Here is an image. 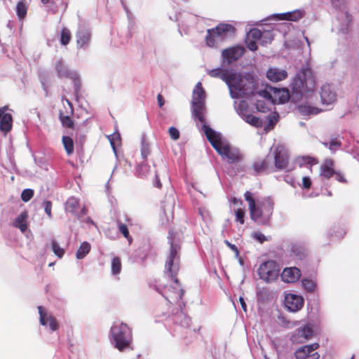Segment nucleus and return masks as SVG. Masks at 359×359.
<instances>
[{
	"instance_id": "3c124183",
	"label": "nucleus",
	"mask_w": 359,
	"mask_h": 359,
	"mask_svg": "<svg viewBox=\"0 0 359 359\" xmlns=\"http://www.w3.org/2000/svg\"><path fill=\"white\" fill-rule=\"evenodd\" d=\"M258 41H257L256 40H254V39H252L250 38H248V36H246V39H245V43H246V46L248 47V48L252 51H255L257 50V43Z\"/></svg>"
},
{
	"instance_id": "37998d69",
	"label": "nucleus",
	"mask_w": 359,
	"mask_h": 359,
	"mask_svg": "<svg viewBox=\"0 0 359 359\" xmlns=\"http://www.w3.org/2000/svg\"><path fill=\"white\" fill-rule=\"evenodd\" d=\"M109 140L110 142V144L113 149L114 153H116V147L121 142V136L119 133H115L109 136H108Z\"/></svg>"
},
{
	"instance_id": "4c0bfd02",
	"label": "nucleus",
	"mask_w": 359,
	"mask_h": 359,
	"mask_svg": "<svg viewBox=\"0 0 359 359\" xmlns=\"http://www.w3.org/2000/svg\"><path fill=\"white\" fill-rule=\"evenodd\" d=\"M207 33L208 34L205 36V42L207 46L211 48L215 47L217 44L221 41L215 37V36L212 34L213 33L210 29H208Z\"/></svg>"
},
{
	"instance_id": "4be33fe9",
	"label": "nucleus",
	"mask_w": 359,
	"mask_h": 359,
	"mask_svg": "<svg viewBox=\"0 0 359 359\" xmlns=\"http://www.w3.org/2000/svg\"><path fill=\"white\" fill-rule=\"evenodd\" d=\"M8 109L7 106L0 107V130L6 133L11 130L13 126L12 115L6 112Z\"/></svg>"
},
{
	"instance_id": "0e129e2a",
	"label": "nucleus",
	"mask_w": 359,
	"mask_h": 359,
	"mask_svg": "<svg viewBox=\"0 0 359 359\" xmlns=\"http://www.w3.org/2000/svg\"><path fill=\"white\" fill-rule=\"evenodd\" d=\"M334 176L335 177V179L339 182H341V183H346L347 181L344 175V174H342L341 172H334Z\"/></svg>"
},
{
	"instance_id": "bb28decb",
	"label": "nucleus",
	"mask_w": 359,
	"mask_h": 359,
	"mask_svg": "<svg viewBox=\"0 0 359 359\" xmlns=\"http://www.w3.org/2000/svg\"><path fill=\"white\" fill-rule=\"evenodd\" d=\"M290 251L292 256L299 260L304 259L307 253L304 245L298 243H292Z\"/></svg>"
},
{
	"instance_id": "ea45409f",
	"label": "nucleus",
	"mask_w": 359,
	"mask_h": 359,
	"mask_svg": "<svg viewBox=\"0 0 359 359\" xmlns=\"http://www.w3.org/2000/svg\"><path fill=\"white\" fill-rule=\"evenodd\" d=\"M62 143L67 154L69 155L72 154L74 151V143L72 138L68 136H63Z\"/></svg>"
},
{
	"instance_id": "a18cd8bd",
	"label": "nucleus",
	"mask_w": 359,
	"mask_h": 359,
	"mask_svg": "<svg viewBox=\"0 0 359 359\" xmlns=\"http://www.w3.org/2000/svg\"><path fill=\"white\" fill-rule=\"evenodd\" d=\"M71 39V32L67 28H62L61 31L60 42L62 45L69 43Z\"/></svg>"
},
{
	"instance_id": "8fccbe9b",
	"label": "nucleus",
	"mask_w": 359,
	"mask_h": 359,
	"mask_svg": "<svg viewBox=\"0 0 359 359\" xmlns=\"http://www.w3.org/2000/svg\"><path fill=\"white\" fill-rule=\"evenodd\" d=\"M34 196V191L31 189H24L21 194V198L24 202H28Z\"/></svg>"
},
{
	"instance_id": "5fc2aeb1",
	"label": "nucleus",
	"mask_w": 359,
	"mask_h": 359,
	"mask_svg": "<svg viewBox=\"0 0 359 359\" xmlns=\"http://www.w3.org/2000/svg\"><path fill=\"white\" fill-rule=\"evenodd\" d=\"M199 213L201 216L202 219L205 222L208 223L210 221V213L208 210H206L205 208H200Z\"/></svg>"
},
{
	"instance_id": "e433bc0d",
	"label": "nucleus",
	"mask_w": 359,
	"mask_h": 359,
	"mask_svg": "<svg viewBox=\"0 0 359 359\" xmlns=\"http://www.w3.org/2000/svg\"><path fill=\"white\" fill-rule=\"evenodd\" d=\"M27 12V6L26 4L22 1H19L16 6V13L18 18L21 20H23Z\"/></svg>"
},
{
	"instance_id": "4d7b16f0",
	"label": "nucleus",
	"mask_w": 359,
	"mask_h": 359,
	"mask_svg": "<svg viewBox=\"0 0 359 359\" xmlns=\"http://www.w3.org/2000/svg\"><path fill=\"white\" fill-rule=\"evenodd\" d=\"M350 154L353 157L359 161V142L357 141L354 144L353 149L350 151Z\"/></svg>"
},
{
	"instance_id": "6e6d98bb",
	"label": "nucleus",
	"mask_w": 359,
	"mask_h": 359,
	"mask_svg": "<svg viewBox=\"0 0 359 359\" xmlns=\"http://www.w3.org/2000/svg\"><path fill=\"white\" fill-rule=\"evenodd\" d=\"M169 135L173 140H177L180 138V132L175 127H170L168 129Z\"/></svg>"
},
{
	"instance_id": "6ab92c4d",
	"label": "nucleus",
	"mask_w": 359,
	"mask_h": 359,
	"mask_svg": "<svg viewBox=\"0 0 359 359\" xmlns=\"http://www.w3.org/2000/svg\"><path fill=\"white\" fill-rule=\"evenodd\" d=\"M304 10L297 9L290 12L273 14L269 17V19L274 20H289L297 22L304 17Z\"/></svg>"
},
{
	"instance_id": "f03ea898",
	"label": "nucleus",
	"mask_w": 359,
	"mask_h": 359,
	"mask_svg": "<svg viewBox=\"0 0 359 359\" xmlns=\"http://www.w3.org/2000/svg\"><path fill=\"white\" fill-rule=\"evenodd\" d=\"M178 251V246L171 243L170 253L165 264V273L168 276L174 278V282L177 285V287H170L165 294H163L164 297L171 304L177 303L184 295V290L179 287L178 280L175 278L180 270Z\"/></svg>"
},
{
	"instance_id": "2eb2a0df",
	"label": "nucleus",
	"mask_w": 359,
	"mask_h": 359,
	"mask_svg": "<svg viewBox=\"0 0 359 359\" xmlns=\"http://www.w3.org/2000/svg\"><path fill=\"white\" fill-rule=\"evenodd\" d=\"M352 18L347 11L340 12L334 25L335 29L342 34H347L351 31Z\"/></svg>"
},
{
	"instance_id": "79ce46f5",
	"label": "nucleus",
	"mask_w": 359,
	"mask_h": 359,
	"mask_svg": "<svg viewBox=\"0 0 359 359\" xmlns=\"http://www.w3.org/2000/svg\"><path fill=\"white\" fill-rule=\"evenodd\" d=\"M51 248H52L53 252L58 258H62L64 256L65 250H64V248H61L59 245V244L57 243L56 241H55V240L52 241Z\"/></svg>"
},
{
	"instance_id": "0eeeda50",
	"label": "nucleus",
	"mask_w": 359,
	"mask_h": 359,
	"mask_svg": "<svg viewBox=\"0 0 359 359\" xmlns=\"http://www.w3.org/2000/svg\"><path fill=\"white\" fill-rule=\"evenodd\" d=\"M205 93L202 88L201 82L197 83L193 91L192 96V109L193 114L196 119H197L202 124V129L203 130V125L205 124L204 117L205 111Z\"/></svg>"
},
{
	"instance_id": "7ed1b4c3",
	"label": "nucleus",
	"mask_w": 359,
	"mask_h": 359,
	"mask_svg": "<svg viewBox=\"0 0 359 359\" xmlns=\"http://www.w3.org/2000/svg\"><path fill=\"white\" fill-rule=\"evenodd\" d=\"M292 97L299 101L303 98H310L315 90L316 81L312 72L309 68H302L290 83Z\"/></svg>"
},
{
	"instance_id": "de8ad7c7",
	"label": "nucleus",
	"mask_w": 359,
	"mask_h": 359,
	"mask_svg": "<svg viewBox=\"0 0 359 359\" xmlns=\"http://www.w3.org/2000/svg\"><path fill=\"white\" fill-rule=\"evenodd\" d=\"M323 144L328 147L332 152H334L337 148L341 146V143L337 138H333L329 142H324Z\"/></svg>"
},
{
	"instance_id": "2f4dec72",
	"label": "nucleus",
	"mask_w": 359,
	"mask_h": 359,
	"mask_svg": "<svg viewBox=\"0 0 359 359\" xmlns=\"http://www.w3.org/2000/svg\"><path fill=\"white\" fill-rule=\"evenodd\" d=\"M79 206V200L75 197H70L65 203V210L72 214H77V208Z\"/></svg>"
},
{
	"instance_id": "393cba45",
	"label": "nucleus",
	"mask_w": 359,
	"mask_h": 359,
	"mask_svg": "<svg viewBox=\"0 0 359 359\" xmlns=\"http://www.w3.org/2000/svg\"><path fill=\"white\" fill-rule=\"evenodd\" d=\"M287 76L285 70L276 67L270 68L266 73V77L273 82H278L284 80Z\"/></svg>"
},
{
	"instance_id": "4468645a",
	"label": "nucleus",
	"mask_w": 359,
	"mask_h": 359,
	"mask_svg": "<svg viewBox=\"0 0 359 359\" xmlns=\"http://www.w3.org/2000/svg\"><path fill=\"white\" fill-rule=\"evenodd\" d=\"M91 30L85 23L80 24L76 34L77 47L86 49L91 41Z\"/></svg>"
},
{
	"instance_id": "49530a36",
	"label": "nucleus",
	"mask_w": 359,
	"mask_h": 359,
	"mask_svg": "<svg viewBox=\"0 0 359 359\" xmlns=\"http://www.w3.org/2000/svg\"><path fill=\"white\" fill-rule=\"evenodd\" d=\"M118 228L120 233H122V235L129 241V243H131L132 238L130 236L127 226L123 223L118 222Z\"/></svg>"
},
{
	"instance_id": "f8f14e48",
	"label": "nucleus",
	"mask_w": 359,
	"mask_h": 359,
	"mask_svg": "<svg viewBox=\"0 0 359 359\" xmlns=\"http://www.w3.org/2000/svg\"><path fill=\"white\" fill-rule=\"evenodd\" d=\"M38 311L39 323L42 326L49 329L51 332H55L59 329L60 325L55 316L48 312L43 306H38Z\"/></svg>"
},
{
	"instance_id": "13d9d810",
	"label": "nucleus",
	"mask_w": 359,
	"mask_h": 359,
	"mask_svg": "<svg viewBox=\"0 0 359 359\" xmlns=\"http://www.w3.org/2000/svg\"><path fill=\"white\" fill-rule=\"evenodd\" d=\"M60 121L65 127L72 128L73 126V122L69 116L60 115Z\"/></svg>"
},
{
	"instance_id": "e2e57ef3",
	"label": "nucleus",
	"mask_w": 359,
	"mask_h": 359,
	"mask_svg": "<svg viewBox=\"0 0 359 359\" xmlns=\"http://www.w3.org/2000/svg\"><path fill=\"white\" fill-rule=\"evenodd\" d=\"M257 93L264 97L266 100H272V95L270 92H269L266 89L264 90H260L257 92Z\"/></svg>"
},
{
	"instance_id": "864d4df0",
	"label": "nucleus",
	"mask_w": 359,
	"mask_h": 359,
	"mask_svg": "<svg viewBox=\"0 0 359 359\" xmlns=\"http://www.w3.org/2000/svg\"><path fill=\"white\" fill-rule=\"evenodd\" d=\"M149 154V144L145 142L144 140L141 143V155L143 158H146Z\"/></svg>"
},
{
	"instance_id": "c85d7f7f",
	"label": "nucleus",
	"mask_w": 359,
	"mask_h": 359,
	"mask_svg": "<svg viewBox=\"0 0 359 359\" xmlns=\"http://www.w3.org/2000/svg\"><path fill=\"white\" fill-rule=\"evenodd\" d=\"M297 163L300 167L305 166L309 168L310 170L312 171V166L318 164V161L316 158L310 156H302L297 158Z\"/></svg>"
},
{
	"instance_id": "72a5a7b5",
	"label": "nucleus",
	"mask_w": 359,
	"mask_h": 359,
	"mask_svg": "<svg viewBox=\"0 0 359 359\" xmlns=\"http://www.w3.org/2000/svg\"><path fill=\"white\" fill-rule=\"evenodd\" d=\"M90 248L91 247L89 243L86 241L83 242L76 252V258L78 259H83L89 253Z\"/></svg>"
},
{
	"instance_id": "cd10ccee",
	"label": "nucleus",
	"mask_w": 359,
	"mask_h": 359,
	"mask_svg": "<svg viewBox=\"0 0 359 359\" xmlns=\"http://www.w3.org/2000/svg\"><path fill=\"white\" fill-rule=\"evenodd\" d=\"M28 215L27 212H21L13 222V226L18 228L22 233L25 232L27 229V219Z\"/></svg>"
},
{
	"instance_id": "7c9ffc66",
	"label": "nucleus",
	"mask_w": 359,
	"mask_h": 359,
	"mask_svg": "<svg viewBox=\"0 0 359 359\" xmlns=\"http://www.w3.org/2000/svg\"><path fill=\"white\" fill-rule=\"evenodd\" d=\"M301 283L302 287L308 292L313 293L317 290V282L313 279L303 278Z\"/></svg>"
},
{
	"instance_id": "20e7f679",
	"label": "nucleus",
	"mask_w": 359,
	"mask_h": 359,
	"mask_svg": "<svg viewBox=\"0 0 359 359\" xmlns=\"http://www.w3.org/2000/svg\"><path fill=\"white\" fill-rule=\"evenodd\" d=\"M203 132L213 148L230 163L237 162L241 158V154L237 148L231 147L222 134L216 132L207 125H203Z\"/></svg>"
},
{
	"instance_id": "9d476101",
	"label": "nucleus",
	"mask_w": 359,
	"mask_h": 359,
	"mask_svg": "<svg viewBox=\"0 0 359 359\" xmlns=\"http://www.w3.org/2000/svg\"><path fill=\"white\" fill-rule=\"evenodd\" d=\"M273 161L274 170H281L286 172L292 170L289 165V156L287 150L282 146L275 148L272 162Z\"/></svg>"
},
{
	"instance_id": "6e6552de",
	"label": "nucleus",
	"mask_w": 359,
	"mask_h": 359,
	"mask_svg": "<svg viewBox=\"0 0 359 359\" xmlns=\"http://www.w3.org/2000/svg\"><path fill=\"white\" fill-rule=\"evenodd\" d=\"M54 68L57 75L60 79H69L74 83V90L78 91L80 88V76L77 72L72 70L62 58L56 59Z\"/></svg>"
},
{
	"instance_id": "bf43d9fd",
	"label": "nucleus",
	"mask_w": 359,
	"mask_h": 359,
	"mask_svg": "<svg viewBox=\"0 0 359 359\" xmlns=\"http://www.w3.org/2000/svg\"><path fill=\"white\" fill-rule=\"evenodd\" d=\"M311 186V180L308 176H304L302 177V188L309 189Z\"/></svg>"
},
{
	"instance_id": "39448f33",
	"label": "nucleus",
	"mask_w": 359,
	"mask_h": 359,
	"mask_svg": "<svg viewBox=\"0 0 359 359\" xmlns=\"http://www.w3.org/2000/svg\"><path fill=\"white\" fill-rule=\"evenodd\" d=\"M249 203V210L252 219L262 222H267L273 214V201L269 196L258 198L255 201L250 191L244 194Z\"/></svg>"
},
{
	"instance_id": "473e14b6",
	"label": "nucleus",
	"mask_w": 359,
	"mask_h": 359,
	"mask_svg": "<svg viewBox=\"0 0 359 359\" xmlns=\"http://www.w3.org/2000/svg\"><path fill=\"white\" fill-rule=\"evenodd\" d=\"M234 107L237 114L243 118L248 114V104L245 100L234 102Z\"/></svg>"
},
{
	"instance_id": "09e8293b",
	"label": "nucleus",
	"mask_w": 359,
	"mask_h": 359,
	"mask_svg": "<svg viewBox=\"0 0 359 359\" xmlns=\"http://www.w3.org/2000/svg\"><path fill=\"white\" fill-rule=\"evenodd\" d=\"M246 36L259 42L260 37L262 36V32L259 29L253 28L250 30Z\"/></svg>"
},
{
	"instance_id": "f257e3e1",
	"label": "nucleus",
	"mask_w": 359,
	"mask_h": 359,
	"mask_svg": "<svg viewBox=\"0 0 359 359\" xmlns=\"http://www.w3.org/2000/svg\"><path fill=\"white\" fill-rule=\"evenodd\" d=\"M208 74L211 77L220 78L226 83L232 98L248 97L255 93L256 81L250 75L242 76L222 68L212 69Z\"/></svg>"
},
{
	"instance_id": "423d86ee",
	"label": "nucleus",
	"mask_w": 359,
	"mask_h": 359,
	"mask_svg": "<svg viewBox=\"0 0 359 359\" xmlns=\"http://www.w3.org/2000/svg\"><path fill=\"white\" fill-rule=\"evenodd\" d=\"M110 340L115 348L124 351L130 347L133 341L132 331L123 323H114L110 330Z\"/></svg>"
},
{
	"instance_id": "b1692460",
	"label": "nucleus",
	"mask_w": 359,
	"mask_h": 359,
	"mask_svg": "<svg viewBox=\"0 0 359 359\" xmlns=\"http://www.w3.org/2000/svg\"><path fill=\"white\" fill-rule=\"evenodd\" d=\"M334 161L330 158L325 159L320 167V177L330 179L334 176Z\"/></svg>"
},
{
	"instance_id": "c03bdc74",
	"label": "nucleus",
	"mask_w": 359,
	"mask_h": 359,
	"mask_svg": "<svg viewBox=\"0 0 359 359\" xmlns=\"http://www.w3.org/2000/svg\"><path fill=\"white\" fill-rule=\"evenodd\" d=\"M175 205L174 199L169 196L165 199V201L163 202V208L165 213L166 212H172L173 208Z\"/></svg>"
},
{
	"instance_id": "603ef678",
	"label": "nucleus",
	"mask_w": 359,
	"mask_h": 359,
	"mask_svg": "<svg viewBox=\"0 0 359 359\" xmlns=\"http://www.w3.org/2000/svg\"><path fill=\"white\" fill-rule=\"evenodd\" d=\"M252 237L258 241L260 243H263L264 242L269 241V239L268 237L264 236L262 233L260 231H255L252 234Z\"/></svg>"
},
{
	"instance_id": "58836bf2",
	"label": "nucleus",
	"mask_w": 359,
	"mask_h": 359,
	"mask_svg": "<svg viewBox=\"0 0 359 359\" xmlns=\"http://www.w3.org/2000/svg\"><path fill=\"white\" fill-rule=\"evenodd\" d=\"M273 40V36L271 31L264 30L262 32L259 43L262 46L270 43Z\"/></svg>"
},
{
	"instance_id": "a878e982",
	"label": "nucleus",
	"mask_w": 359,
	"mask_h": 359,
	"mask_svg": "<svg viewBox=\"0 0 359 359\" xmlns=\"http://www.w3.org/2000/svg\"><path fill=\"white\" fill-rule=\"evenodd\" d=\"M346 233V229L340 225H334L327 232V236L332 241H336L342 238Z\"/></svg>"
},
{
	"instance_id": "9b49d317",
	"label": "nucleus",
	"mask_w": 359,
	"mask_h": 359,
	"mask_svg": "<svg viewBox=\"0 0 359 359\" xmlns=\"http://www.w3.org/2000/svg\"><path fill=\"white\" fill-rule=\"evenodd\" d=\"M314 334L312 325L304 324L290 333V341L292 344H304L311 339Z\"/></svg>"
},
{
	"instance_id": "c9c22d12",
	"label": "nucleus",
	"mask_w": 359,
	"mask_h": 359,
	"mask_svg": "<svg viewBox=\"0 0 359 359\" xmlns=\"http://www.w3.org/2000/svg\"><path fill=\"white\" fill-rule=\"evenodd\" d=\"M243 119L251 126L257 128L262 127L263 124L262 120L261 118L252 114H248L246 116H243Z\"/></svg>"
},
{
	"instance_id": "5701e85b",
	"label": "nucleus",
	"mask_w": 359,
	"mask_h": 359,
	"mask_svg": "<svg viewBox=\"0 0 359 359\" xmlns=\"http://www.w3.org/2000/svg\"><path fill=\"white\" fill-rule=\"evenodd\" d=\"M210 29L215 37L221 41L226 37L231 36L234 31L233 27L229 24H219L216 27Z\"/></svg>"
},
{
	"instance_id": "ddd939ff",
	"label": "nucleus",
	"mask_w": 359,
	"mask_h": 359,
	"mask_svg": "<svg viewBox=\"0 0 359 359\" xmlns=\"http://www.w3.org/2000/svg\"><path fill=\"white\" fill-rule=\"evenodd\" d=\"M318 343H313L298 348L294 352L296 359H319L320 354L315 351L319 348Z\"/></svg>"
},
{
	"instance_id": "680f3d73",
	"label": "nucleus",
	"mask_w": 359,
	"mask_h": 359,
	"mask_svg": "<svg viewBox=\"0 0 359 359\" xmlns=\"http://www.w3.org/2000/svg\"><path fill=\"white\" fill-rule=\"evenodd\" d=\"M244 211L241 209H238L236 212V221L239 222L241 224L244 223Z\"/></svg>"
},
{
	"instance_id": "1a4fd4ad",
	"label": "nucleus",
	"mask_w": 359,
	"mask_h": 359,
	"mask_svg": "<svg viewBox=\"0 0 359 359\" xmlns=\"http://www.w3.org/2000/svg\"><path fill=\"white\" fill-rule=\"evenodd\" d=\"M279 271V265L273 260L263 262L257 270L259 278L266 283L274 281L278 278Z\"/></svg>"
},
{
	"instance_id": "aec40b11",
	"label": "nucleus",
	"mask_w": 359,
	"mask_h": 359,
	"mask_svg": "<svg viewBox=\"0 0 359 359\" xmlns=\"http://www.w3.org/2000/svg\"><path fill=\"white\" fill-rule=\"evenodd\" d=\"M253 169L256 172H272L274 167L272 163V156L267 155L264 158H259L253 163Z\"/></svg>"
},
{
	"instance_id": "774afa93",
	"label": "nucleus",
	"mask_w": 359,
	"mask_h": 359,
	"mask_svg": "<svg viewBox=\"0 0 359 359\" xmlns=\"http://www.w3.org/2000/svg\"><path fill=\"white\" fill-rule=\"evenodd\" d=\"M86 213H87L86 208L85 207H83L81 212L77 214V217H78L79 219L81 220L82 218H83L84 216L86 215Z\"/></svg>"
},
{
	"instance_id": "a19ab883",
	"label": "nucleus",
	"mask_w": 359,
	"mask_h": 359,
	"mask_svg": "<svg viewBox=\"0 0 359 359\" xmlns=\"http://www.w3.org/2000/svg\"><path fill=\"white\" fill-rule=\"evenodd\" d=\"M274 93L276 94L277 96H278L280 102L281 103L286 102L289 98H290V93L288 90H276L275 89Z\"/></svg>"
},
{
	"instance_id": "dca6fc26",
	"label": "nucleus",
	"mask_w": 359,
	"mask_h": 359,
	"mask_svg": "<svg viewBox=\"0 0 359 359\" xmlns=\"http://www.w3.org/2000/svg\"><path fill=\"white\" fill-rule=\"evenodd\" d=\"M304 298L295 294H286L284 299V304L286 309L290 312H297L301 310L304 306Z\"/></svg>"
},
{
	"instance_id": "338daca9",
	"label": "nucleus",
	"mask_w": 359,
	"mask_h": 359,
	"mask_svg": "<svg viewBox=\"0 0 359 359\" xmlns=\"http://www.w3.org/2000/svg\"><path fill=\"white\" fill-rule=\"evenodd\" d=\"M278 115L270 116L269 117V125L273 127L278 121Z\"/></svg>"
},
{
	"instance_id": "69168bd1",
	"label": "nucleus",
	"mask_w": 359,
	"mask_h": 359,
	"mask_svg": "<svg viewBox=\"0 0 359 359\" xmlns=\"http://www.w3.org/2000/svg\"><path fill=\"white\" fill-rule=\"evenodd\" d=\"M224 243L233 251L234 252L236 257L239 255V251L238 248L234 245L231 244L229 241L225 240Z\"/></svg>"
},
{
	"instance_id": "412c9836",
	"label": "nucleus",
	"mask_w": 359,
	"mask_h": 359,
	"mask_svg": "<svg viewBox=\"0 0 359 359\" xmlns=\"http://www.w3.org/2000/svg\"><path fill=\"white\" fill-rule=\"evenodd\" d=\"M301 271L296 266L286 267L281 273V279L287 283H294L301 277Z\"/></svg>"
},
{
	"instance_id": "f3484780",
	"label": "nucleus",
	"mask_w": 359,
	"mask_h": 359,
	"mask_svg": "<svg viewBox=\"0 0 359 359\" xmlns=\"http://www.w3.org/2000/svg\"><path fill=\"white\" fill-rule=\"evenodd\" d=\"M244 48L242 46H234L222 51V56L223 62L227 65L237 60L244 53Z\"/></svg>"
},
{
	"instance_id": "a211bd4d",
	"label": "nucleus",
	"mask_w": 359,
	"mask_h": 359,
	"mask_svg": "<svg viewBox=\"0 0 359 359\" xmlns=\"http://www.w3.org/2000/svg\"><path fill=\"white\" fill-rule=\"evenodd\" d=\"M320 95L321 102L324 105L332 104L337 100V93L334 88L328 83L322 86Z\"/></svg>"
},
{
	"instance_id": "c756f323",
	"label": "nucleus",
	"mask_w": 359,
	"mask_h": 359,
	"mask_svg": "<svg viewBox=\"0 0 359 359\" xmlns=\"http://www.w3.org/2000/svg\"><path fill=\"white\" fill-rule=\"evenodd\" d=\"M298 111L301 115L306 116L318 114L320 112V109L308 104H300L298 107Z\"/></svg>"
},
{
	"instance_id": "052dcab7",
	"label": "nucleus",
	"mask_w": 359,
	"mask_h": 359,
	"mask_svg": "<svg viewBox=\"0 0 359 359\" xmlns=\"http://www.w3.org/2000/svg\"><path fill=\"white\" fill-rule=\"evenodd\" d=\"M43 204L44 210H45L46 213L47 214V215L48 216L49 218H51V217H52V214H51L52 203H51V202L49 201H45Z\"/></svg>"
},
{
	"instance_id": "f704fd0d",
	"label": "nucleus",
	"mask_w": 359,
	"mask_h": 359,
	"mask_svg": "<svg viewBox=\"0 0 359 359\" xmlns=\"http://www.w3.org/2000/svg\"><path fill=\"white\" fill-rule=\"evenodd\" d=\"M122 269L121 261L119 257H115L111 263V272L114 276H118Z\"/></svg>"
}]
</instances>
